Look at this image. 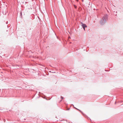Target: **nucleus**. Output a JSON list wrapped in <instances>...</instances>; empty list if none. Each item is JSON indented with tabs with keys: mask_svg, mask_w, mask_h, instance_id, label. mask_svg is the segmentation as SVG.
I'll return each instance as SVG.
<instances>
[{
	"mask_svg": "<svg viewBox=\"0 0 123 123\" xmlns=\"http://www.w3.org/2000/svg\"><path fill=\"white\" fill-rule=\"evenodd\" d=\"M82 26L84 30H85V28L86 27H87L86 25L85 24L82 23Z\"/></svg>",
	"mask_w": 123,
	"mask_h": 123,
	"instance_id": "f257e3e1",
	"label": "nucleus"
},
{
	"mask_svg": "<svg viewBox=\"0 0 123 123\" xmlns=\"http://www.w3.org/2000/svg\"><path fill=\"white\" fill-rule=\"evenodd\" d=\"M74 6L75 8H77V6L75 5H74Z\"/></svg>",
	"mask_w": 123,
	"mask_h": 123,
	"instance_id": "f03ea898",
	"label": "nucleus"
},
{
	"mask_svg": "<svg viewBox=\"0 0 123 123\" xmlns=\"http://www.w3.org/2000/svg\"><path fill=\"white\" fill-rule=\"evenodd\" d=\"M61 98L62 99L61 100V101H62V100L63 99V97H61Z\"/></svg>",
	"mask_w": 123,
	"mask_h": 123,
	"instance_id": "7ed1b4c3",
	"label": "nucleus"
}]
</instances>
